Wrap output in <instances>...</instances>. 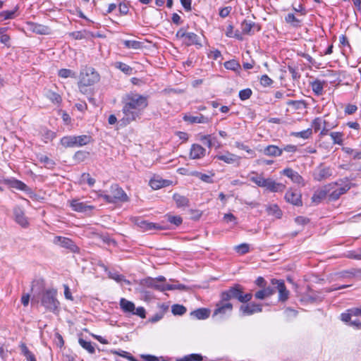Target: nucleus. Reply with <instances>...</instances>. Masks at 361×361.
Instances as JSON below:
<instances>
[{
  "label": "nucleus",
  "instance_id": "obj_61",
  "mask_svg": "<svg viewBox=\"0 0 361 361\" xmlns=\"http://www.w3.org/2000/svg\"><path fill=\"white\" fill-rule=\"evenodd\" d=\"M272 82L273 80L267 75H263L260 78V83L264 87L269 86Z\"/></svg>",
  "mask_w": 361,
  "mask_h": 361
},
{
  "label": "nucleus",
  "instance_id": "obj_38",
  "mask_svg": "<svg viewBox=\"0 0 361 361\" xmlns=\"http://www.w3.org/2000/svg\"><path fill=\"white\" fill-rule=\"evenodd\" d=\"M37 159L40 163L43 164L48 169L54 168L56 164L53 159L44 154L37 155Z\"/></svg>",
  "mask_w": 361,
  "mask_h": 361
},
{
  "label": "nucleus",
  "instance_id": "obj_40",
  "mask_svg": "<svg viewBox=\"0 0 361 361\" xmlns=\"http://www.w3.org/2000/svg\"><path fill=\"white\" fill-rule=\"evenodd\" d=\"M173 198L176 202L178 207H185L188 205L189 200L185 196L180 195L179 194H174Z\"/></svg>",
  "mask_w": 361,
  "mask_h": 361
},
{
  "label": "nucleus",
  "instance_id": "obj_22",
  "mask_svg": "<svg viewBox=\"0 0 361 361\" xmlns=\"http://www.w3.org/2000/svg\"><path fill=\"white\" fill-rule=\"evenodd\" d=\"M332 176V170L330 167L321 166L317 171L314 173V178L317 181H322Z\"/></svg>",
  "mask_w": 361,
  "mask_h": 361
},
{
  "label": "nucleus",
  "instance_id": "obj_14",
  "mask_svg": "<svg viewBox=\"0 0 361 361\" xmlns=\"http://www.w3.org/2000/svg\"><path fill=\"white\" fill-rule=\"evenodd\" d=\"M135 225L140 228L142 231H148L152 230H163L165 228L158 224L149 222L140 218H137L135 221Z\"/></svg>",
  "mask_w": 361,
  "mask_h": 361
},
{
  "label": "nucleus",
  "instance_id": "obj_24",
  "mask_svg": "<svg viewBox=\"0 0 361 361\" xmlns=\"http://www.w3.org/2000/svg\"><path fill=\"white\" fill-rule=\"evenodd\" d=\"M170 180L163 179L159 176H154L149 180V185L154 190H158L170 185Z\"/></svg>",
  "mask_w": 361,
  "mask_h": 361
},
{
  "label": "nucleus",
  "instance_id": "obj_10",
  "mask_svg": "<svg viewBox=\"0 0 361 361\" xmlns=\"http://www.w3.org/2000/svg\"><path fill=\"white\" fill-rule=\"evenodd\" d=\"M55 245H59L62 247L68 249L71 252L78 253L80 248L75 244V243L70 238L63 236H56L53 240Z\"/></svg>",
  "mask_w": 361,
  "mask_h": 361
},
{
  "label": "nucleus",
  "instance_id": "obj_27",
  "mask_svg": "<svg viewBox=\"0 0 361 361\" xmlns=\"http://www.w3.org/2000/svg\"><path fill=\"white\" fill-rule=\"evenodd\" d=\"M119 305L121 310L125 314H132L133 311L135 310V304L133 302L126 300V298H121Z\"/></svg>",
  "mask_w": 361,
  "mask_h": 361
},
{
  "label": "nucleus",
  "instance_id": "obj_62",
  "mask_svg": "<svg viewBox=\"0 0 361 361\" xmlns=\"http://www.w3.org/2000/svg\"><path fill=\"white\" fill-rule=\"evenodd\" d=\"M132 314L139 316L140 317L144 319L146 317V312L144 307H138L135 308V310L133 311Z\"/></svg>",
  "mask_w": 361,
  "mask_h": 361
},
{
  "label": "nucleus",
  "instance_id": "obj_44",
  "mask_svg": "<svg viewBox=\"0 0 361 361\" xmlns=\"http://www.w3.org/2000/svg\"><path fill=\"white\" fill-rule=\"evenodd\" d=\"M114 67L119 69L126 75H131L133 73V68L130 66L123 62H116L114 63Z\"/></svg>",
  "mask_w": 361,
  "mask_h": 361
},
{
  "label": "nucleus",
  "instance_id": "obj_4",
  "mask_svg": "<svg viewBox=\"0 0 361 361\" xmlns=\"http://www.w3.org/2000/svg\"><path fill=\"white\" fill-rule=\"evenodd\" d=\"M110 192L111 195H106L103 194V192H100L99 197H102L108 203L126 202L128 201V197L126 193L116 184L111 186Z\"/></svg>",
  "mask_w": 361,
  "mask_h": 361
},
{
  "label": "nucleus",
  "instance_id": "obj_50",
  "mask_svg": "<svg viewBox=\"0 0 361 361\" xmlns=\"http://www.w3.org/2000/svg\"><path fill=\"white\" fill-rule=\"evenodd\" d=\"M47 98L54 104H60L61 102V97L56 92L49 91L47 93Z\"/></svg>",
  "mask_w": 361,
  "mask_h": 361
},
{
  "label": "nucleus",
  "instance_id": "obj_19",
  "mask_svg": "<svg viewBox=\"0 0 361 361\" xmlns=\"http://www.w3.org/2000/svg\"><path fill=\"white\" fill-rule=\"evenodd\" d=\"M215 158L228 164H237V165L240 164V160L241 159L240 157L229 152L217 154Z\"/></svg>",
  "mask_w": 361,
  "mask_h": 361
},
{
  "label": "nucleus",
  "instance_id": "obj_2",
  "mask_svg": "<svg viewBox=\"0 0 361 361\" xmlns=\"http://www.w3.org/2000/svg\"><path fill=\"white\" fill-rule=\"evenodd\" d=\"M220 298L228 302L231 299H237L239 302L245 303L252 300V295L251 293H244L243 288L239 284H235L223 291L221 293Z\"/></svg>",
  "mask_w": 361,
  "mask_h": 361
},
{
  "label": "nucleus",
  "instance_id": "obj_45",
  "mask_svg": "<svg viewBox=\"0 0 361 361\" xmlns=\"http://www.w3.org/2000/svg\"><path fill=\"white\" fill-rule=\"evenodd\" d=\"M58 75L59 77L62 78H76V73L71 71V69L67 68H62L60 69L58 71Z\"/></svg>",
  "mask_w": 361,
  "mask_h": 361
},
{
  "label": "nucleus",
  "instance_id": "obj_11",
  "mask_svg": "<svg viewBox=\"0 0 361 361\" xmlns=\"http://www.w3.org/2000/svg\"><path fill=\"white\" fill-rule=\"evenodd\" d=\"M26 28L28 31L37 35H47L51 32L49 27L30 21L26 22Z\"/></svg>",
  "mask_w": 361,
  "mask_h": 361
},
{
  "label": "nucleus",
  "instance_id": "obj_8",
  "mask_svg": "<svg viewBox=\"0 0 361 361\" xmlns=\"http://www.w3.org/2000/svg\"><path fill=\"white\" fill-rule=\"evenodd\" d=\"M312 127L315 133L320 130L319 135L321 137L325 136L329 134L330 130L336 127L335 125L329 123L322 118H315L312 122Z\"/></svg>",
  "mask_w": 361,
  "mask_h": 361
},
{
  "label": "nucleus",
  "instance_id": "obj_59",
  "mask_svg": "<svg viewBox=\"0 0 361 361\" xmlns=\"http://www.w3.org/2000/svg\"><path fill=\"white\" fill-rule=\"evenodd\" d=\"M168 221L178 226L182 224V218L179 216H168Z\"/></svg>",
  "mask_w": 361,
  "mask_h": 361
},
{
  "label": "nucleus",
  "instance_id": "obj_49",
  "mask_svg": "<svg viewBox=\"0 0 361 361\" xmlns=\"http://www.w3.org/2000/svg\"><path fill=\"white\" fill-rule=\"evenodd\" d=\"M235 251L240 255H245L250 251V245L247 243H242L234 247Z\"/></svg>",
  "mask_w": 361,
  "mask_h": 361
},
{
  "label": "nucleus",
  "instance_id": "obj_33",
  "mask_svg": "<svg viewBox=\"0 0 361 361\" xmlns=\"http://www.w3.org/2000/svg\"><path fill=\"white\" fill-rule=\"evenodd\" d=\"M191 314L197 319H205L209 317L210 311L206 308H200L192 312Z\"/></svg>",
  "mask_w": 361,
  "mask_h": 361
},
{
  "label": "nucleus",
  "instance_id": "obj_21",
  "mask_svg": "<svg viewBox=\"0 0 361 361\" xmlns=\"http://www.w3.org/2000/svg\"><path fill=\"white\" fill-rule=\"evenodd\" d=\"M13 216L15 221L22 227H27L28 226V221L25 216L23 209L20 207H15L13 209Z\"/></svg>",
  "mask_w": 361,
  "mask_h": 361
},
{
  "label": "nucleus",
  "instance_id": "obj_39",
  "mask_svg": "<svg viewBox=\"0 0 361 361\" xmlns=\"http://www.w3.org/2000/svg\"><path fill=\"white\" fill-rule=\"evenodd\" d=\"M326 197V192L324 190H317L314 192V195L312 197V201L316 204H318L325 199Z\"/></svg>",
  "mask_w": 361,
  "mask_h": 361
},
{
  "label": "nucleus",
  "instance_id": "obj_9",
  "mask_svg": "<svg viewBox=\"0 0 361 361\" xmlns=\"http://www.w3.org/2000/svg\"><path fill=\"white\" fill-rule=\"evenodd\" d=\"M232 310L233 305L230 302L221 298L216 303V307L214 310L213 317L220 316L221 318H224L225 316L231 314Z\"/></svg>",
  "mask_w": 361,
  "mask_h": 361
},
{
  "label": "nucleus",
  "instance_id": "obj_55",
  "mask_svg": "<svg viewBox=\"0 0 361 361\" xmlns=\"http://www.w3.org/2000/svg\"><path fill=\"white\" fill-rule=\"evenodd\" d=\"M209 174H204L202 173L200 179L204 183H213V177L214 176V173H213L212 171H209Z\"/></svg>",
  "mask_w": 361,
  "mask_h": 361
},
{
  "label": "nucleus",
  "instance_id": "obj_23",
  "mask_svg": "<svg viewBox=\"0 0 361 361\" xmlns=\"http://www.w3.org/2000/svg\"><path fill=\"white\" fill-rule=\"evenodd\" d=\"M205 149L198 144H193L190 152V157L192 159H199L205 155Z\"/></svg>",
  "mask_w": 361,
  "mask_h": 361
},
{
  "label": "nucleus",
  "instance_id": "obj_32",
  "mask_svg": "<svg viewBox=\"0 0 361 361\" xmlns=\"http://www.w3.org/2000/svg\"><path fill=\"white\" fill-rule=\"evenodd\" d=\"M225 68L231 70L236 73H240L241 70L240 64L235 59L229 60L224 63Z\"/></svg>",
  "mask_w": 361,
  "mask_h": 361
},
{
  "label": "nucleus",
  "instance_id": "obj_6",
  "mask_svg": "<svg viewBox=\"0 0 361 361\" xmlns=\"http://www.w3.org/2000/svg\"><path fill=\"white\" fill-rule=\"evenodd\" d=\"M90 142V137L82 135L79 136H65L61 140V145L65 147H81Z\"/></svg>",
  "mask_w": 361,
  "mask_h": 361
},
{
  "label": "nucleus",
  "instance_id": "obj_48",
  "mask_svg": "<svg viewBox=\"0 0 361 361\" xmlns=\"http://www.w3.org/2000/svg\"><path fill=\"white\" fill-rule=\"evenodd\" d=\"M186 311V307L182 305L176 304L171 307V312L174 315H183Z\"/></svg>",
  "mask_w": 361,
  "mask_h": 361
},
{
  "label": "nucleus",
  "instance_id": "obj_25",
  "mask_svg": "<svg viewBox=\"0 0 361 361\" xmlns=\"http://www.w3.org/2000/svg\"><path fill=\"white\" fill-rule=\"evenodd\" d=\"M275 293V288L271 286H266L255 293V298L258 300H264L269 298Z\"/></svg>",
  "mask_w": 361,
  "mask_h": 361
},
{
  "label": "nucleus",
  "instance_id": "obj_16",
  "mask_svg": "<svg viewBox=\"0 0 361 361\" xmlns=\"http://www.w3.org/2000/svg\"><path fill=\"white\" fill-rule=\"evenodd\" d=\"M177 36L181 38H184V42L188 46L192 44L201 45L200 43L199 37L194 32L179 30L177 32Z\"/></svg>",
  "mask_w": 361,
  "mask_h": 361
},
{
  "label": "nucleus",
  "instance_id": "obj_58",
  "mask_svg": "<svg viewBox=\"0 0 361 361\" xmlns=\"http://www.w3.org/2000/svg\"><path fill=\"white\" fill-rule=\"evenodd\" d=\"M12 187L20 190L25 191L27 189V185L22 181L15 180L12 182Z\"/></svg>",
  "mask_w": 361,
  "mask_h": 361
},
{
  "label": "nucleus",
  "instance_id": "obj_20",
  "mask_svg": "<svg viewBox=\"0 0 361 361\" xmlns=\"http://www.w3.org/2000/svg\"><path fill=\"white\" fill-rule=\"evenodd\" d=\"M285 199L288 202L295 206L302 205L301 195L297 190H288L285 195Z\"/></svg>",
  "mask_w": 361,
  "mask_h": 361
},
{
  "label": "nucleus",
  "instance_id": "obj_43",
  "mask_svg": "<svg viewBox=\"0 0 361 361\" xmlns=\"http://www.w3.org/2000/svg\"><path fill=\"white\" fill-rule=\"evenodd\" d=\"M123 44L128 49H140L142 47V43L136 40H124Z\"/></svg>",
  "mask_w": 361,
  "mask_h": 361
},
{
  "label": "nucleus",
  "instance_id": "obj_60",
  "mask_svg": "<svg viewBox=\"0 0 361 361\" xmlns=\"http://www.w3.org/2000/svg\"><path fill=\"white\" fill-rule=\"evenodd\" d=\"M200 140L206 145L209 148H211L213 146V141L212 136L210 135H202L200 138Z\"/></svg>",
  "mask_w": 361,
  "mask_h": 361
},
{
  "label": "nucleus",
  "instance_id": "obj_17",
  "mask_svg": "<svg viewBox=\"0 0 361 361\" xmlns=\"http://www.w3.org/2000/svg\"><path fill=\"white\" fill-rule=\"evenodd\" d=\"M281 173L289 178L294 183L304 186L305 180L303 178L295 171L290 168H286L281 171Z\"/></svg>",
  "mask_w": 361,
  "mask_h": 361
},
{
  "label": "nucleus",
  "instance_id": "obj_12",
  "mask_svg": "<svg viewBox=\"0 0 361 361\" xmlns=\"http://www.w3.org/2000/svg\"><path fill=\"white\" fill-rule=\"evenodd\" d=\"M68 203L71 209L77 212L89 213L94 209V206L88 205L83 202H80L78 199L69 200Z\"/></svg>",
  "mask_w": 361,
  "mask_h": 361
},
{
  "label": "nucleus",
  "instance_id": "obj_41",
  "mask_svg": "<svg viewBox=\"0 0 361 361\" xmlns=\"http://www.w3.org/2000/svg\"><path fill=\"white\" fill-rule=\"evenodd\" d=\"M285 21L294 27H300L302 22L301 20L297 18L293 13H288L285 17Z\"/></svg>",
  "mask_w": 361,
  "mask_h": 361
},
{
  "label": "nucleus",
  "instance_id": "obj_7",
  "mask_svg": "<svg viewBox=\"0 0 361 361\" xmlns=\"http://www.w3.org/2000/svg\"><path fill=\"white\" fill-rule=\"evenodd\" d=\"M99 80V75L93 68H86L80 73L79 85L90 86Z\"/></svg>",
  "mask_w": 361,
  "mask_h": 361
},
{
  "label": "nucleus",
  "instance_id": "obj_37",
  "mask_svg": "<svg viewBox=\"0 0 361 361\" xmlns=\"http://www.w3.org/2000/svg\"><path fill=\"white\" fill-rule=\"evenodd\" d=\"M78 343L81 347L87 350L89 353L94 354L95 353L94 345L91 341H87L82 338H80L78 339Z\"/></svg>",
  "mask_w": 361,
  "mask_h": 361
},
{
  "label": "nucleus",
  "instance_id": "obj_15",
  "mask_svg": "<svg viewBox=\"0 0 361 361\" xmlns=\"http://www.w3.org/2000/svg\"><path fill=\"white\" fill-rule=\"evenodd\" d=\"M261 188H264L272 192H283L286 186L282 183H276L271 178H264L263 185H262Z\"/></svg>",
  "mask_w": 361,
  "mask_h": 361
},
{
  "label": "nucleus",
  "instance_id": "obj_63",
  "mask_svg": "<svg viewBox=\"0 0 361 361\" xmlns=\"http://www.w3.org/2000/svg\"><path fill=\"white\" fill-rule=\"evenodd\" d=\"M54 137L55 133L53 131L49 130H46L44 134L43 135L44 141L45 142L51 141Z\"/></svg>",
  "mask_w": 361,
  "mask_h": 361
},
{
  "label": "nucleus",
  "instance_id": "obj_28",
  "mask_svg": "<svg viewBox=\"0 0 361 361\" xmlns=\"http://www.w3.org/2000/svg\"><path fill=\"white\" fill-rule=\"evenodd\" d=\"M185 121L189 122L190 123H208L210 121V118L203 116L202 114H199L197 116H185L183 117Z\"/></svg>",
  "mask_w": 361,
  "mask_h": 361
},
{
  "label": "nucleus",
  "instance_id": "obj_5",
  "mask_svg": "<svg viewBox=\"0 0 361 361\" xmlns=\"http://www.w3.org/2000/svg\"><path fill=\"white\" fill-rule=\"evenodd\" d=\"M331 185L332 191L329 194V199L334 201L338 200L351 188V183L348 180H339Z\"/></svg>",
  "mask_w": 361,
  "mask_h": 361
},
{
  "label": "nucleus",
  "instance_id": "obj_42",
  "mask_svg": "<svg viewBox=\"0 0 361 361\" xmlns=\"http://www.w3.org/2000/svg\"><path fill=\"white\" fill-rule=\"evenodd\" d=\"M333 143L338 145H342L343 143L344 134L341 132H331L329 134Z\"/></svg>",
  "mask_w": 361,
  "mask_h": 361
},
{
  "label": "nucleus",
  "instance_id": "obj_31",
  "mask_svg": "<svg viewBox=\"0 0 361 361\" xmlns=\"http://www.w3.org/2000/svg\"><path fill=\"white\" fill-rule=\"evenodd\" d=\"M325 83V81H322L317 79L310 83L312 90L316 95L319 96L323 94Z\"/></svg>",
  "mask_w": 361,
  "mask_h": 361
},
{
  "label": "nucleus",
  "instance_id": "obj_1",
  "mask_svg": "<svg viewBox=\"0 0 361 361\" xmlns=\"http://www.w3.org/2000/svg\"><path fill=\"white\" fill-rule=\"evenodd\" d=\"M122 112L123 117L121 121L128 125L140 118L148 106V97L135 92H130L123 99Z\"/></svg>",
  "mask_w": 361,
  "mask_h": 361
},
{
  "label": "nucleus",
  "instance_id": "obj_56",
  "mask_svg": "<svg viewBox=\"0 0 361 361\" xmlns=\"http://www.w3.org/2000/svg\"><path fill=\"white\" fill-rule=\"evenodd\" d=\"M186 286L183 284L176 283V284H169L166 283V290H186Z\"/></svg>",
  "mask_w": 361,
  "mask_h": 361
},
{
  "label": "nucleus",
  "instance_id": "obj_64",
  "mask_svg": "<svg viewBox=\"0 0 361 361\" xmlns=\"http://www.w3.org/2000/svg\"><path fill=\"white\" fill-rule=\"evenodd\" d=\"M357 109L356 105L354 104H348L345 109V114L348 115H351L354 114Z\"/></svg>",
  "mask_w": 361,
  "mask_h": 361
},
{
  "label": "nucleus",
  "instance_id": "obj_52",
  "mask_svg": "<svg viewBox=\"0 0 361 361\" xmlns=\"http://www.w3.org/2000/svg\"><path fill=\"white\" fill-rule=\"evenodd\" d=\"M235 146L240 149L245 150L246 152H247L249 154H250L252 157H255V152L251 149L248 146L245 145L243 143L240 142H236L235 143Z\"/></svg>",
  "mask_w": 361,
  "mask_h": 361
},
{
  "label": "nucleus",
  "instance_id": "obj_3",
  "mask_svg": "<svg viewBox=\"0 0 361 361\" xmlns=\"http://www.w3.org/2000/svg\"><path fill=\"white\" fill-rule=\"evenodd\" d=\"M57 291L55 289H48L42 293L41 304L46 310L56 313L59 310V302L56 298Z\"/></svg>",
  "mask_w": 361,
  "mask_h": 361
},
{
  "label": "nucleus",
  "instance_id": "obj_36",
  "mask_svg": "<svg viewBox=\"0 0 361 361\" xmlns=\"http://www.w3.org/2000/svg\"><path fill=\"white\" fill-rule=\"evenodd\" d=\"M18 9V6H16L13 10L11 11H4L0 13V22L9 20V19H13L16 16V12Z\"/></svg>",
  "mask_w": 361,
  "mask_h": 361
},
{
  "label": "nucleus",
  "instance_id": "obj_54",
  "mask_svg": "<svg viewBox=\"0 0 361 361\" xmlns=\"http://www.w3.org/2000/svg\"><path fill=\"white\" fill-rule=\"evenodd\" d=\"M252 94L251 89L246 88L239 92V97L242 101L248 99Z\"/></svg>",
  "mask_w": 361,
  "mask_h": 361
},
{
  "label": "nucleus",
  "instance_id": "obj_18",
  "mask_svg": "<svg viewBox=\"0 0 361 361\" xmlns=\"http://www.w3.org/2000/svg\"><path fill=\"white\" fill-rule=\"evenodd\" d=\"M262 311V305L253 302L243 305L240 307V312L243 316L252 315L255 313L261 312Z\"/></svg>",
  "mask_w": 361,
  "mask_h": 361
},
{
  "label": "nucleus",
  "instance_id": "obj_13",
  "mask_svg": "<svg viewBox=\"0 0 361 361\" xmlns=\"http://www.w3.org/2000/svg\"><path fill=\"white\" fill-rule=\"evenodd\" d=\"M271 284L275 286L274 288L275 290L279 292V300L284 302L288 300L289 296V291L286 289L284 281L282 280L272 279Z\"/></svg>",
  "mask_w": 361,
  "mask_h": 361
},
{
  "label": "nucleus",
  "instance_id": "obj_46",
  "mask_svg": "<svg viewBox=\"0 0 361 361\" xmlns=\"http://www.w3.org/2000/svg\"><path fill=\"white\" fill-rule=\"evenodd\" d=\"M312 134V128H307L305 130H302L300 132H293L291 133V135L296 137H301L303 139H307L309 138Z\"/></svg>",
  "mask_w": 361,
  "mask_h": 361
},
{
  "label": "nucleus",
  "instance_id": "obj_30",
  "mask_svg": "<svg viewBox=\"0 0 361 361\" xmlns=\"http://www.w3.org/2000/svg\"><path fill=\"white\" fill-rule=\"evenodd\" d=\"M147 286L149 288H154L159 291H165L166 290V283H160L158 280L155 279H149L146 281Z\"/></svg>",
  "mask_w": 361,
  "mask_h": 361
},
{
  "label": "nucleus",
  "instance_id": "obj_53",
  "mask_svg": "<svg viewBox=\"0 0 361 361\" xmlns=\"http://www.w3.org/2000/svg\"><path fill=\"white\" fill-rule=\"evenodd\" d=\"M347 257L350 259L360 260L361 259V248L356 250L349 251L347 254Z\"/></svg>",
  "mask_w": 361,
  "mask_h": 361
},
{
  "label": "nucleus",
  "instance_id": "obj_35",
  "mask_svg": "<svg viewBox=\"0 0 361 361\" xmlns=\"http://www.w3.org/2000/svg\"><path fill=\"white\" fill-rule=\"evenodd\" d=\"M267 212L269 216H273L276 219L282 216V211L277 204H271L267 207Z\"/></svg>",
  "mask_w": 361,
  "mask_h": 361
},
{
  "label": "nucleus",
  "instance_id": "obj_47",
  "mask_svg": "<svg viewBox=\"0 0 361 361\" xmlns=\"http://www.w3.org/2000/svg\"><path fill=\"white\" fill-rule=\"evenodd\" d=\"M255 26V23L246 20H243L241 23V29L243 34H250L252 28Z\"/></svg>",
  "mask_w": 361,
  "mask_h": 361
},
{
  "label": "nucleus",
  "instance_id": "obj_57",
  "mask_svg": "<svg viewBox=\"0 0 361 361\" xmlns=\"http://www.w3.org/2000/svg\"><path fill=\"white\" fill-rule=\"evenodd\" d=\"M81 180L86 181L90 186H93L95 183V179L92 178L89 173H84L81 176Z\"/></svg>",
  "mask_w": 361,
  "mask_h": 361
},
{
  "label": "nucleus",
  "instance_id": "obj_29",
  "mask_svg": "<svg viewBox=\"0 0 361 361\" xmlns=\"http://www.w3.org/2000/svg\"><path fill=\"white\" fill-rule=\"evenodd\" d=\"M361 316V307H353L347 310V312L342 313L341 315L343 322H349L352 317Z\"/></svg>",
  "mask_w": 361,
  "mask_h": 361
},
{
  "label": "nucleus",
  "instance_id": "obj_26",
  "mask_svg": "<svg viewBox=\"0 0 361 361\" xmlns=\"http://www.w3.org/2000/svg\"><path fill=\"white\" fill-rule=\"evenodd\" d=\"M263 154L268 157H276L282 154L283 149L274 145L267 146L262 151Z\"/></svg>",
  "mask_w": 361,
  "mask_h": 361
},
{
  "label": "nucleus",
  "instance_id": "obj_51",
  "mask_svg": "<svg viewBox=\"0 0 361 361\" xmlns=\"http://www.w3.org/2000/svg\"><path fill=\"white\" fill-rule=\"evenodd\" d=\"M202 360V356L199 354H190L185 355L182 358L177 360V361H200Z\"/></svg>",
  "mask_w": 361,
  "mask_h": 361
},
{
  "label": "nucleus",
  "instance_id": "obj_34",
  "mask_svg": "<svg viewBox=\"0 0 361 361\" xmlns=\"http://www.w3.org/2000/svg\"><path fill=\"white\" fill-rule=\"evenodd\" d=\"M248 178L252 183H255L259 187H261L262 185H263V181L264 180V178L262 174H259L257 172L254 171H251L248 174Z\"/></svg>",
  "mask_w": 361,
  "mask_h": 361
}]
</instances>
